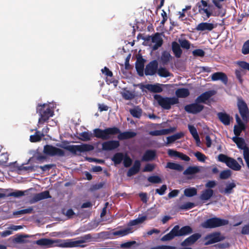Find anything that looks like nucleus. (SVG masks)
I'll return each mask as SVG.
<instances>
[{"label":"nucleus","instance_id":"26","mask_svg":"<svg viewBox=\"0 0 249 249\" xmlns=\"http://www.w3.org/2000/svg\"><path fill=\"white\" fill-rule=\"evenodd\" d=\"M119 134L118 136V138L120 140H123L131 138H133L136 136L137 133L132 131H125L124 132H119Z\"/></svg>","mask_w":249,"mask_h":249},{"label":"nucleus","instance_id":"5","mask_svg":"<svg viewBox=\"0 0 249 249\" xmlns=\"http://www.w3.org/2000/svg\"><path fill=\"white\" fill-rule=\"evenodd\" d=\"M84 242L82 240H74L73 239L67 240H53V244L55 246L61 248H72L81 246L80 244Z\"/></svg>","mask_w":249,"mask_h":249},{"label":"nucleus","instance_id":"25","mask_svg":"<svg viewBox=\"0 0 249 249\" xmlns=\"http://www.w3.org/2000/svg\"><path fill=\"white\" fill-rule=\"evenodd\" d=\"M206 242L205 243V245H210L220 241L219 235L217 234H212L207 236L205 237Z\"/></svg>","mask_w":249,"mask_h":249},{"label":"nucleus","instance_id":"13","mask_svg":"<svg viewBox=\"0 0 249 249\" xmlns=\"http://www.w3.org/2000/svg\"><path fill=\"white\" fill-rule=\"evenodd\" d=\"M149 38H151L152 42L154 43V45L152 46L153 50H157L162 45L163 40L159 33H157L153 36H149Z\"/></svg>","mask_w":249,"mask_h":249},{"label":"nucleus","instance_id":"7","mask_svg":"<svg viewBox=\"0 0 249 249\" xmlns=\"http://www.w3.org/2000/svg\"><path fill=\"white\" fill-rule=\"evenodd\" d=\"M43 152L50 156L63 157L65 156V152L63 150L51 145L44 146Z\"/></svg>","mask_w":249,"mask_h":249},{"label":"nucleus","instance_id":"37","mask_svg":"<svg viewBox=\"0 0 249 249\" xmlns=\"http://www.w3.org/2000/svg\"><path fill=\"white\" fill-rule=\"evenodd\" d=\"M200 168L198 166H189L183 172L184 175H193L198 173Z\"/></svg>","mask_w":249,"mask_h":249},{"label":"nucleus","instance_id":"58","mask_svg":"<svg viewBox=\"0 0 249 249\" xmlns=\"http://www.w3.org/2000/svg\"><path fill=\"white\" fill-rule=\"evenodd\" d=\"M242 52L244 54L249 53V40H247L244 44L242 49Z\"/></svg>","mask_w":249,"mask_h":249},{"label":"nucleus","instance_id":"53","mask_svg":"<svg viewBox=\"0 0 249 249\" xmlns=\"http://www.w3.org/2000/svg\"><path fill=\"white\" fill-rule=\"evenodd\" d=\"M28 190H26L24 191H16L15 192L10 193L8 195V196H14L15 197H18L21 196H23L25 195V193L27 192Z\"/></svg>","mask_w":249,"mask_h":249},{"label":"nucleus","instance_id":"36","mask_svg":"<svg viewBox=\"0 0 249 249\" xmlns=\"http://www.w3.org/2000/svg\"><path fill=\"white\" fill-rule=\"evenodd\" d=\"M183 136V133L182 132H180L176 133L172 136L167 137V142L166 143V145H167L169 144L174 142L175 141L181 138Z\"/></svg>","mask_w":249,"mask_h":249},{"label":"nucleus","instance_id":"11","mask_svg":"<svg viewBox=\"0 0 249 249\" xmlns=\"http://www.w3.org/2000/svg\"><path fill=\"white\" fill-rule=\"evenodd\" d=\"M49 192L45 191L41 193L35 194L34 196L30 200V203L33 204L44 199L51 198Z\"/></svg>","mask_w":249,"mask_h":249},{"label":"nucleus","instance_id":"47","mask_svg":"<svg viewBox=\"0 0 249 249\" xmlns=\"http://www.w3.org/2000/svg\"><path fill=\"white\" fill-rule=\"evenodd\" d=\"M179 44L182 48L188 50L190 48L191 43L186 39H178Z\"/></svg>","mask_w":249,"mask_h":249},{"label":"nucleus","instance_id":"40","mask_svg":"<svg viewBox=\"0 0 249 249\" xmlns=\"http://www.w3.org/2000/svg\"><path fill=\"white\" fill-rule=\"evenodd\" d=\"M197 194V190L194 187L185 189L184 191V194L186 196L192 197L196 196Z\"/></svg>","mask_w":249,"mask_h":249},{"label":"nucleus","instance_id":"46","mask_svg":"<svg viewBox=\"0 0 249 249\" xmlns=\"http://www.w3.org/2000/svg\"><path fill=\"white\" fill-rule=\"evenodd\" d=\"M122 96L125 100H131L135 97L134 94L129 90H124L121 93Z\"/></svg>","mask_w":249,"mask_h":249},{"label":"nucleus","instance_id":"18","mask_svg":"<svg viewBox=\"0 0 249 249\" xmlns=\"http://www.w3.org/2000/svg\"><path fill=\"white\" fill-rule=\"evenodd\" d=\"M174 227L177 228V234L178 236H181L190 234L193 232L192 229L189 226H185L179 228L178 225H176Z\"/></svg>","mask_w":249,"mask_h":249},{"label":"nucleus","instance_id":"63","mask_svg":"<svg viewBox=\"0 0 249 249\" xmlns=\"http://www.w3.org/2000/svg\"><path fill=\"white\" fill-rule=\"evenodd\" d=\"M166 189L167 186L166 185H163L161 186L160 189H157L156 190V192L159 194L160 195H163Z\"/></svg>","mask_w":249,"mask_h":249},{"label":"nucleus","instance_id":"32","mask_svg":"<svg viewBox=\"0 0 249 249\" xmlns=\"http://www.w3.org/2000/svg\"><path fill=\"white\" fill-rule=\"evenodd\" d=\"M188 129L193 138L196 140L197 144L199 145V143H200V141L196 128L193 125L189 124Z\"/></svg>","mask_w":249,"mask_h":249},{"label":"nucleus","instance_id":"8","mask_svg":"<svg viewBox=\"0 0 249 249\" xmlns=\"http://www.w3.org/2000/svg\"><path fill=\"white\" fill-rule=\"evenodd\" d=\"M237 107L243 120L247 121L249 116V109L246 103L241 98H238Z\"/></svg>","mask_w":249,"mask_h":249},{"label":"nucleus","instance_id":"49","mask_svg":"<svg viewBox=\"0 0 249 249\" xmlns=\"http://www.w3.org/2000/svg\"><path fill=\"white\" fill-rule=\"evenodd\" d=\"M148 181L152 183H160L162 182V180L160 177L157 176H150L148 178Z\"/></svg>","mask_w":249,"mask_h":249},{"label":"nucleus","instance_id":"43","mask_svg":"<svg viewBox=\"0 0 249 249\" xmlns=\"http://www.w3.org/2000/svg\"><path fill=\"white\" fill-rule=\"evenodd\" d=\"M130 114L134 117L137 118H140L142 113V110L138 107L130 110Z\"/></svg>","mask_w":249,"mask_h":249},{"label":"nucleus","instance_id":"39","mask_svg":"<svg viewBox=\"0 0 249 249\" xmlns=\"http://www.w3.org/2000/svg\"><path fill=\"white\" fill-rule=\"evenodd\" d=\"M33 209L32 207H29L27 209L21 210L19 211H15L13 213V215L16 216L18 215H24L29 214L33 213Z\"/></svg>","mask_w":249,"mask_h":249},{"label":"nucleus","instance_id":"61","mask_svg":"<svg viewBox=\"0 0 249 249\" xmlns=\"http://www.w3.org/2000/svg\"><path fill=\"white\" fill-rule=\"evenodd\" d=\"M235 75L237 78L238 79L239 82L242 84L243 80L242 79V76L243 75V71L241 69L236 70L235 71Z\"/></svg>","mask_w":249,"mask_h":249},{"label":"nucleus","instance_id":"3","mask_svg":"<svg viewBox=\"0 0 249 249\" xmlns=\"http://www.w3.org/2000/svg\"><path fill=\"white\" fill-rule=\"evenodd\" d=\"M63 148L75 155L78 154V153L90 151L94 149V146L89 144L68 145L64 146Z\"/></svg>","mask_w":249,"mask_h":249},{"label":"nucleus","instance_id":"16","mask_svg":"<svg viewBox=\"0 0 249 249\" xmlns=\"http://www.w3.org/2000/svg\"><path fill=\"white\" fill-rule=\"evenodd\" d=\"M212 81L220 80L223 84L227 85L228 83V77L226 74L222 72H217L211 75Z\"/></svg>","mask_w":249,"mask_h":249},{"label":"nucleus","instance_id":"42","mask_svg":"<svg viewBox=\"0 0 249 249\" xmlns=\"http://www.w3.org/2000/svg\"><path fill=\"white\" fill-rule=\"evenodd\" d=\"M157 72L160 77H167L171 75L170 72L165 68L160 67Z\"/></svg>","mask_w":249,"mask_h":249},{"label":"nucleus","instance_id":"2","mask_svg":"<svg viewBox=\"0 0 249 249\" xmlns=\"http://www.w3.org/2000/svg\"><path fill=\"white\" fill-rule=\"evenodd\" d=\"M154 98L160 106L165 109H169L172 105L178 103V99L176 97H163L160 95L156 94Z\"/></svg>","mask_w":249,"mask_h":249},{"label":"nucleus","instance_id":"54","mask_svg":"<svg viewBox=\"0 0 249 249\" xmlns=\"http://www.w3.org/2000/svg\"><path fill=\"white\" fill-rule=\"evenodd\" d=\"M130 230L129 229H125L123 230H120L113 232L114 235H118L123 236L129 233Z\"/></svg>","mask_w":249,"mask_h":249},{"label":"nucleus","instance_id":"45","mask_svg":"<svg viewBox=\"0 0 249 249\" xmlns=\"http://www.w3.org/2000/svg\"><path fill=\"white\" fill-rule=\"evenodd\" d=\"M172 58L170 53L167 52H163L161 56V60L164 64H167Z\"/></svg>","mask_w":249,"mask_h":249},{"label":"nucleus","instance_id":"51","mask_svg":"<svg viewBox=\"0 0 249 249\" xmlns=\"http://www.w3.org/2000/svg\"><path fill=\"white\" fill-rule=\"evenodd\" d=\"M231 176V171L230 170H226L222 171L220 174V178L222 179H225L229 178Z\"/></svg>","mask_w":249,"mask_h":249},{"label":"nucleus","instance_id":"30","mask_svg":"<svg viewBox=\"0 0 249 249\" xmlns=\"http://www.w3.org/2000/svg\"><path fill=\"white\" fill-rule=\"evenodd\" d=\"M217 116L220 121L225 125H229L230 123V116L223 112H219L217 114Z\"/></svg>","mask_w":249,"mask_h":249},{"label":"nucleus","instance_id":"35","mask_svg":"<svg viewBox=\"0 0 249 249\" xmlns=\"http://www.w3.org/2000/svg\"><path fill=\"white\" fill-rule=\"evenodd\" d=\"M166 167L179 172L182 171L184 169L182 165L178 163L171 162H168Z\"/></svg>","mask_w":249,"mask_h":249},{"label":"nucleus","instance_id":"4","mask_svg":"<svg viewBox=\"0 0 249 249\" xmlns=\"http://www.w3.org/2000/svg\"><path fill=\"white\" fill-rule=\"evenodd\" d=\"M228 224V221L227 220L214 217L210 218L202 223L201 224V226L204 228H214L224 226Z\"/></svg>","mask_w":249,"mask_h":249},{"label":"nucleus","instance_id":"41","mask_svg":"<svg viewBox=\"0 0 249 249\" xmlns=\"http://www.w3.org/2000/svg\"><path fill=\"white\" fill-rule=\"evenodd\" d=\"M44 136L43 133L39 131H36V133L30 136V139L32 142H36L41 140V138Z\"/></svg>","mask_w":249,"mask_h":249},{"label":"nucleus","instance_id":"33","mask_svg":"<svg viewBox=\"0 0 249 249\" xmlns=\"http://www.w3.org/2000/svg\"><path fill=\"white\" fill-rule=\"evenodd\" d=\"M213 195V191L212 189H206L202 192L200 198L202 200L209 199Z\"/></svg>","mask_w":249,"mask_h":249},{"label":"nucleus","instance_id":"31","mask_svg":"<svg viewBox=\"0 0 249 249\" xmlns=\"http://www.w3.org/2000/svg\"><path fill=\"white\" fill-rule=\"evenodd\" d=\"M36 244L41 246L51 247V246L53 244V240L47 238H42L37 240L36 241Z\"/></svg>","mask_w":249,"mask_h":249},{"label":"nucleus","instance_id":"34","mask_svg":"<svg viewBox=\"0 0 249 249\" xmlns=\"http://www.w3.org/2000/svg\"><path fill=\"white\" fill-rule=\"evenodd\" d=\"M190 94L189 90L185 88L178 89L176 91V95L178 98H185Z\"/></svg>","mask_w":249,"mask_h":249},{"label":"nucleus","instance_id":"52","mask_svg":"<svg viewBox=\"0 0 249 249\" xmlns=\"http://www.w3.org/2000/svg\"><path fill=\"white\" fill-rule=\"evenodd\" d=\"M236 185L234 183H231L227 184L226 187L224 191V193L226 194H229L232 193L233 188L235 187Z\"/></svg>","mask_w":249,"mask_h":249},{"label":"nucleus","instance_id":"22","mask_svg":"<svg viewBox=\"0 0 249 249\" xmlns=\"http://www.w3.org/2000/svg\"><path fill=\"white\" fill-rule=\"evenodd\" d=\"M141 163L139 160H136L133 166L128 170L127 175L128 177H131L137 174L140 170Z\"/></svg>","mask_w":249,"mask_h":249},{"label":"nucleus","instance_id":"60","mask_svg":"<svg viewBox=\"0 0 249 249\" xmlns=\"http://www.w3.org/2000/svg\"><path fill=\"white\" fill-rule=\"evenodd\" d=\"M193 54L194 56L203 57L205 55V52L201 49H196L193 51Z\"/></svg>","mask_w":249,"mask_h":249},{"label":"nucleus","instance_id":"14","mask_svg":"<svg viewBox=\"0 0 249 249\" xmlns=\"http://www.w3.org/2000/svg\"><path fill=\"white\" fill-rule=\"evenodd\" d=\"M216 26V25L212 23L201 22L197 25L196 29L197 31H211L215 28Z\"/></svg>","mask_w":249,"mask_h":249},{"label":"nucleus","instance_id":"17","mask_svg":"<svg viewBox=\"0 0 249 249\" xmlns=\"http://www.w3.org/2000/svg\"><path fill=\"white\" fill-rule=\"evenodd\" d=\"M102 149L104 150H112L119 146V142L116 141H109L102 143Z\"/></svg>","mask_w":249,"mask_h":249},{"label":"nucleus","instance_id":"24","mask_svg":"<svg viewBox=\"0 0 249 249\" xmlns=\"http://www.w3.org/2000/svg\"><path fill=\"white\" fill-rule=\"evenodd\" d=\"M178 236L177 234V228L174 227L168 234L164 235L161 238V241L163 242L170 241L172 240L175 237Z\"/></svg>","mask_w":249,"mask_h":249},{"label":"nucleus","instance_id":"15","mask_svg":"<svg viewBox=\"0 0 249 249\" xmlns=\"http://www.w3.org/2000/svg\"><path fill=\"white\" fill-rule=\"evenodd\" d=\"M201 237V234L196 233L185 239L181 244L182 246H187L193 244Z\"/></svg>","mask_w":249,"mask_h":249},{"label":"nucleus","instance_id":"19","mask_svg":"<svg viewBox=\"0 0 249 249\" xmlns=\"http://www.w3.org/2000/svg\"><path fill=\"white\" fill-rule=\"evenodd\" d=\"M235 119L238 125L234 126V133L236 136H238L240 135L241 131L245 129V125L238 114L235 115Z\"/></svg>","mask_w":249,"mask_h":249},{"label":"nucleus","instance_id":"1","mask_svg":"<svg viewBox=\"0 0 249 249\" xmlns=\"http://www.w3.org/2000/svg\"><path fill=\"white\" fill-rule=\"evenodd\" d=\"M95 137L103 140H107L110 138V136L118 134L120 130L115 127L107 128L104 130L96 128L93 130Z\"/></svg>","mask_w":249,"mask_h":249},{"label":"nucleus","instance_id":"29","mask_svg":"<svg viewBox=\"0 0 249 249\" xmlns=\"http://www.w3.org/2000/svg\"><path fill=\"white\" fill-rule=\"evenodd\" d=\"M144 66V60L142 58H139L136 63V69L141 76L143 75V71Z\"/></svg>","mask_w":249,"mask_h":249},{"label":"nucleus","instance_id":"62","mask_svg":"<svg viewBox=\"0 0 249 249\" xmlns=\"http://www.w3.org/2000/svg\"><path fill=\"white\" fill-rule=\"evenodd\" d=\"M237 64L242 68L249 71V63L245 61H239Z\"/></svg>","mask_w":249,"mask_h":249},{"label":"nucleus","instance_id":"28","mask_svg":"<svg viewBox=\"0 0 249 249\" xmlns=\"http://www.w3.org/2000/svg\"><path fill=\"white\" fill-rule=\"evenodd\" d=\"M156 156V153L153 150H147L142 157V161H151L154 159Z\"/></svg>","mask_w":249,"mask_h":249},{"label":"nucleus","instance_id":"64","mask_svg":"<svg viewBox=\"0 0 249 249\" xmlns=\"http://www.w3.org/2000/svg\"><path fill=\"white\" fill-rule=\"evenodd\" d=\"M176 248L173 246L162 245L157 247H154L151 248V249H175Z\"/></svg>","mask_w":249,"mask_h":249},{"label":"nucleus","instance_id":"50","mask_svg":"<svg viewBox=\"0 0 249 249\" xmlns=\"http://www.w3.org/2000/svg\"><path fill=\"white\" fill-rule=\"evenodd\" d=\"M80 139L83 141H88L90 140L91 134L87 132H84L80 134Z\"/></svg>","mask_w":249,"mask_h":249},{"label":"nucleus","instance_id":"20","mask_svg":"<svg viewBox=\"0 0 249 249\" xmlns=\"http://www.w3.org/2000/svg\"><path fill=\"white\" fill-rule=\"evenodd\" d=\"M176 128L172 127L169 129H164L161 130H155L150 131L149 134L152 136H161L169 134L171 132L175 131Z\"/></svg>","mask_w":249,"mask_h":249},{"label":"nucleus","instance_id":"56","mask_svg":"<svg viewBox=\"0 0 249 249\" xmlns=\"http://www.w3.org/2000/svg\"><path fill=\"white\" fill-rule=\"evenodd\" d=\"M243 156L245 160L247 163L248 167L249 168V149L245 148L243 151Z\"/></svg>","mask_w":249,"mask_h":249},{"label":"nucleus","instance_id":"55","mask_svg":"<svg viewBox=\"0 0 249 249\" xmlns=\"http://www.w3.org/2000/svg\"><path fill=\"white\" fill-rule=\"evenodd\" d=\"M195 204L192 202H186L180 206V209L182 210H188L195 207Z\"/></svg>","mask_w":249,"mask_h":249},{"label":"nucleus","instance_id":"12","mask_svg":"<svg viewBox=\"0 0 249 249\" xmlns=\"http://www.w3.org/2000/svg\"><path fill=\"white\" fill-rule=\"evenodd\" d=\"M215 93V91L214 90L206 91L198 96L196 100V102L197 103H205L210 97L214 95Z\"/></svg>","mask_w":249,"mask_h":249},{"label":"nucleus","instance_id":"27","mask_svg":"<svg viewBox=\"0 0 249 249\" xmlns=\"http://www.w3.org/2000/svg\"><path fill=\"white\" fill-rule=\"evenodd\" d=\"M144 87L148 90L155 93H159L162 91L161 85L159 84L155 85L147 84L145 85Z\"/></svg>","mask_w":249,"mask_h":249},{"label":"nucleus","instance_id":"23","mask_svg":"<svg viewBox=\"0 0 249 249\" xmlns=\"http://www.w3.org/2000/svg\"><path fill=\"white\" fill-rule=\"evenodd\" d=\"M226 165L229 168L234 171H239L241 169V165L237 162V161L235 160L230 157L228 160V162Z\"/></svg>","mask_w":249,"mask_h":249},{"label":"nucleus","instance_id":"59","mask_svg":"<svg viewBox=\"0 0 249 249\" xmlns=\"http://www.w3.org/2000/svg\"><path fill=\"white\" fill-rule=\"evenodd\" d=\"M229 158L230 157L222 154H219L218 156V160L219 161L226 163V164H227Z\"/></svg>","mask_w":249,"mask_h":249},{"label":"nucleus","instance_id":"57","mask_svg":"<svg viewBox=\"0 0 249 249\" xmlns=\"http://www.w3.org/2000/svg\"><path fill=\"white\" fill-rule=\"evenodd\" d=\"M194 155L196 157L197 159L199 161H201V162H204L206 159V157L204 154H203L202 153H201V152H196L194 154Z\"/></svg>","mask_w":249,"mask_h":249},{"label":"nucleus","instance_id":"9","mask_svg":"<svg viewBox=\"0 0 249 249\" xmlns=\"http://www.w3.org/2000/svg\"><path fill=\"white\" fill-rule=\"evenodd\" d=\"M199 104L196 102L195 103L186 105L184 109L188 113L196 114L201 111L204 108V106Z\"/></svg>","mask_w":249,"mask_h":249},{"label":"nucleus","instance_id":"21","mask_svg":"<svg viewBox=\"0 0 249 249\" xmlns=\"http://www.w3.org/2000/svg\"><path fill=\"white\" fill-rule=\"evenodd\" d=\"M172 50L175 56L177 58H180L182 53L180 46L179 43L176 41L172 43Z\"/></svg>","mask_w":249,"mask_h":249},{"label":"nucleus","instance_id":"10","mask_svg":"<svg viewBox=\"0 0 249 249\" xmlns=\"http://www.w3.org/2000/svg\"><path fill=\"white\" fill-rule=\"evenodd\" d=\"M158 63L156 60L150 62L145 69V74L146 75H153L158 71Z\"/></svg>","mask_w":249,"mask_h":249},{"label":"nucleus","instance_id":"6","mask_svg":"<svg viewBox=\"0 0 249 249\" xmlns=\"http://www.w3.org/2000/svg\"><path fill=\"white\" fill-rule=\"evenodd\" d=\"M46 105L43 104L42 106L40 105L39 107L41 108H37V111L39 112L40 117L38 120L39 124H43L45 122L47 121L50 117L53 116V111L49 108H47L46 109H44Z\"/></svg>","mask_w":249,"mask_h":249},{"label":"nucleus","instance_id":"48","mask_svg":"<svg viewBox=\"0 0 249 249\" xmlns=\"http://www.w3.org/2000/svg\"><path fill=\"white\" fill-rule=\"evenodd\" d=\"M124 158V155L122 153H117L114 155L112 158V160L116 164H119L121 162Z\"/></svg>","mask_w":249,"mask_h":249},{"label":"nucleus","instance_id":"44","mask_svg":"<svg viewBox=\"0 0 249 249\" xmlns=\"http://www.w3.org/2000/svg\"><path fill=\"white\" fill-rule=\"evenodd\" d=\"M147 218L146 216H142L141 217H139L136 219L131 220L129 222L130 226H135L141 223H142L144 220H145Z\"/></svg>","mask_w":249,"mask_h":249},{"label":"nucleus","instance_id":"38","mask_svg":"<svg viewBox=\"0 0 249 249\" xmlns=\"http://www.w3.org/2000/svg\"><path fill=\"white\" fill-rule=\"evenodd\" d=\"M232 140L237 144L238 147L243 149V151L245 148H248L246 146L244 140L242 138L235 137L232 138Z\"/></svg>","mask_w":249,"mask_h":249}]
</instances>
